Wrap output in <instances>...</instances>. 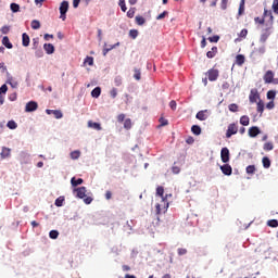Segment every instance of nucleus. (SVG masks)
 I'll list each match as a JSON object with an SVG mask.
<instances>
[{"mask_svg": "<svg viewBox=\"0 0 278 278\" xmlns=\"http://www.w3.org/2000/svg\"><path fill=\"white\" fill-rule=\"evenodd\" d=\"M74 192H76V197L78 199H83L84 203L86 205H90V203H92V201H94V199H92V197H87L86 192H88V190L86 189V187H78L74 189Z\"/></svg>", "mask_w": 278, "mask_h": 278, "instance_id": "nucleus-1", "label": "nucleus"}, {"mask_svg": "<svg viewBox=\"0 0 278 278\" xmlns=\"http://www.w3.org/2000/svg\"><path fill=\"white\" fill-rule=\"evenodd\" d=\"M236 134H238V124H229L226 130V138H231V136H236Z\"/></svg>", "mask_w": 278, "mask_h": 278, "instance_id": "nucleus-2", "label": "nucleus"}, {"mask_svg": "<svg viewBox=\"0 0 278 278\" xmlns=\"http://www.w3.org/2000/svg\"><path fill=\"white\" fill-rule=\"evenodd\" d=\"M66 12H68V1L64 0L60 5V18L66 21Z\"/></svg>", "mask_w": 278, "mask_h": 278, "instance_id": "nucleus-3", "label": "nucleus"}, {"mask_svg": "<svg viewBox=\"0 0 278 278\" xmlns=\"http://www.w3.org/2000/svg\"><path fill=\"white\" fill-rule=\"evenodd\" d=\"M206 75L208 77V81H216V79H218L219 72L216 68H211L207 71Z\"/></svg>", "mask_w": 278, "mask_h": 278, "instance_id": "nucleus-4", "label": "nucleus"}, {"mask_svg": "<svg viewBox=\"0 0 278 278\" xmlns=\"http://www.w3.org/2000/svg\"><path fill=\"white\" fill-rule=\"evenodd\" d=\"M220 159L224 164H227L230 160L229 148H223L220 151Z\"/></svg>", "mask_w": 278, "mask_h": 278, "instance_id": "nucleus-5", "label": "nucleus"}, {"mask_svg": "<svg viewBox=\"0 0 278 278\" xmlns=\"http://www.w3.org/2000/svg\"><path fill=\"white\" fill-rule=\"evenodd\" d=\"M195 118L198 121H207V118H210V110L199 111L195 115Z\"/></svg>", "mask_w": 278, "mask_h": 278, "instance_id": "nucleus-6", "label": "nucleus"}, {"mask_svg": "<svg viewBox=\"0 0 278 278\" xmlns=\"http://www.w3.org/2000/svg\"><path fill=\"white\" fill-rule=\"evenodd\" d=\"M264 83L265 84H273L275 79V73L273 71H267L265 75L263 76Z\"/></svg>", "mask_w": 278, "mask_h": 278, "instance_id": "nucleus-7", "label": "nucleus"}, {"mask_svg": "<svg viewBox=\"0 0 278 278\" xmlns=\"http://www.w3.org/2000/svg\"><path fill=\"white\" fill-rule=\"evenodd\" d=\"M260 99V93L257 92V89H251L249 101L250 103H257V100Z\"/></svg>", "mask_w": 278, "mask_h": 278, "instance_id": "nucleus-8", "label": "nucleus"}, {"mask_svg": "<svg viewBox=\"0 0 278 278\" xmlns=\"http://www.w3.org/2000/svg\"><path fill=\"white\" fill-rule=\"evenodd\" d=\"M36 110H38V102L29 101L26 103L25 112H36Z\"/></svg>", "mask_w": 278, "mask_h": 278, "instance_id": "nucleus-9", "label": "nucleus"}, {"mask_svg": "<svg viewBox=\"0 0 278 278\" xmlns=\"http://www.w3.org/2000/svg\"><path fill=\"white\" fill-rule=\"evenodd\" d=\"M220 170H222L223 175H226L228 177L231 176V174L233 173V168L229 164L222 165Z\"/></svg>", "mask_w": 278, "mask_h": 278, "instance_id": "nucleus-10", "label": "nucleus"}, {"mask_svg": "<svg viewBox=\"0 0 278 278\" xmlns=\"http://www.w3.org/2000/svg\"><path fill=\"white\" fill-rule=\"evenodd\" d=\"M261 130L257 126H252L249 128V136L250 138H256V136H260Z\"/></svg>", "mask_w": 278, "mask_h": 278, "instance_id": "nucleus-11", "label": "nucleus"}, {"mask_svg": "<svg viewBox=\"0 0 278 278\" xmlns=\"http://www.w3.org/2000/svg\"><path fill=\"white\" fill-rule=\"evenodd\" d=\"M156 195L161 197L162 203L168 207V202H166V199H164V187H157L156 188Z\"/></svg>", "mask_w": 278, "mask_h": 278, "instance_id": "nucleus-12", "label": "nucleus"}, {"mask_svg": "<svg viewBox=\"0 0 278 278\" xmlns=\"http://www.w3.org/2000/svg\"><path fill=\"white\" fill-rule=\"evenodd\" d=\"M43 49L48 55L55 53V47L53 46V43H45Z\"/></svg>", "mask_w": 278, "mask_h": 278, "instance_id": "nucleus-13", "label": "nucleus"}, {"mask_svg": "<svg viewBox=\"0 0 278 278\" xmlns=\"http://www.w3.org/2000/svg\"><path fill=\"white\" fill-rule=\"evenodd\" d=\"M47 114H53L54 118H62L64 114H62V111L60 110H46Z\"/></svg>", "mask_w": 278, "mask_h": 278, "instance_id": "nucleus-14", "label": "nucleus"}, {"mask_svg": "<svg viewBox=\"0 0 278 278\" xmlns=\"http://www.w3.org/2000/svg\"><path fill=\"white\" fill-rule=\"evenodd\" d=\"M11 153H12V150L10 148L3 147L0 155L2 160H5V157H10Z\"/></svg>", "mask_w": 278, "mask_h": 278, "instance_id": "nucleus-15", "label": "nucleus"}, {"mask_svg": "<svg viewBox=\"0 0 278 278\" xmlns=\"http://www.w3.org/2000/svg\"><path fill=\"white\" fill-rule=\"evenodd\" d=\"M216 53H218V47H213L208 52H206V58L212 60V58H216Z\"/></svg>", "mask_w": 278, "mask_h": 278, "instance_id": "nucleus-16", "label": "nucleus"}, {"mask_svg": "<svg viewBox=\"0 0 278 278\" xmlns=\"http://www.w3.org/2000/svg\"><path fill=\"white\" fill-rule=\"evenodd\" d=\"M249 123H251V118H249L248 115H242L240 117V125H243V127H249Z\"/></svg>", "mask_w": 278, "mask_h": 278, "instance_id": "nucleus-17", "label": "nucleus"}, {"mask_svg": "<svg viewBox=\"0 0 278 278\" xmlns=\"http://www.w3.org/2000/svg\"><path fill=\"white\" fill-rule=\"evenodd\" d=\"M88 127H91V129H96L97 131H101V124L97 122L89 121Z\"/></svg>", "mask_w": 278, "mask_h": 278, "instance_id": "nucleus-18", "label": "nucleus"}, {"mask_svg": "<svg viewBox=\"0 0 278 278\" xmlns=\"http://www.w3.org/2000/svg\"><path fill=\"white\" fill-rule=\"evenodd\" d=\"M81 184H84V179H83V178L76 179L75 177H73V178L71 179V185H72L74 188H77V186H81Z\"/></svg>", "mask_w": 278, "mask_h": 278, "instance_id": "nucleus-19", "label": "nucleus"}, {"mask_svg": "<svg viewBox=\"0 0 278 278\" xmlns=\"http://www.w3.org/2000/svg\"><path fill=\"white\" fill-rule=\"evenodd\" d=\"M29 42H30L29 35H27V33H23V35H22L23 47H27L29 45Z\"/></svg>", "mask_w": 278, "mask_h": 278, "instance_id": "nucleus-20", "label": "nucleus"}, {"mask_svg": "<svg viewBox=\"0 0 278 278\" xmlns=\"http://www.w3.org/2000/svg\"><path fill=\"white\" fill-rule=\"evenodd\" d=\"M244 62H245L244 54H238V55L236 56V64H237L238 66H242V64H244Z\"/></svg>", "mask_w": 278, "mask_h": 278, "instance_id": "nucleus-21", "label": "nucleus"}, {"mask_svg": "<svg viewBox=\"0 0 278 278\" xmlns=\"http://www.w3.org/2000/svg\"><path fill=\"white\" fill-rule=\"evenodd\" d=\"M91 97H93L94 99H99V97H101V87H96L91 91Z\"/></svg>", "mask_w": 278, "mask_h": 278, "instance_id": "nucleus-22", "label": "nucleus"}, {"mask_svg": "<svg viewBox=\"0 0 278 278\" xmlns=\"http://www.w3.org/2000/svg\"><path fill=\"white\" fill-rule=\"evenodd\" d=\"M2 45L7 47V49H12V42H10V38L8 36H4L2 38Z\"/></svg>", "mask_w": 278, "mask_h": 278, "instance_id": "nucleus-23", "label": "nucleus"}, {"mask_svg": "<svg viewBox=\"0 0 278 278\" xmlns=\"http://www.w3.org/2000/svg\"><path fill=\"white\" fill-rule=\"evenodd\" d=\"M191 131L192 134H194V136H201V126L199 125H193L191 127Z\"/></svg>", "mask_w": 278, "mask_h": 278, "instance_id": "nucleus-24", "label": "nucleus"}, {"mask_svg": "<svg viewBox=\"0 0 278 278\" xmlns=\"http://www.w3.org/2000/svg\"><path fill=\"white\" fill-rule=\"evenodd\" d=\"M132 125H134V124L131 123V118H126V119L124 121V129L129 130V129H131Z\"/></svg>", "mask_w": 278, "mask_h": 278, "instance_id": "nucleus-25", "label": "nucleus"}, {"mask_svg": "<svg viewBox=\"0 0 278 278\" xmlns=\"http://www.w3.org/2000/svg\"><path fill=\"white\" fill-rule=\"evenodd\" d=\"M80 155H81V152L79 150H75V151L71 152L72 160H79Z\"/></svg>", "mask_w": 278, "mask_h": 278, "instance_id": "nucleus-26", "label": "nucleus"}, {"mask_svg": "<svg viewBox=\"0 0 278 278\" xmlns=\"http://www.w3.org/2000/svg\"><path fill=\"white\" fill-rule=\"evenodd\" d=\"M31 29H40V21L38 20H33L30 23Z\"/></svg>", "mask_w": 278, "mask_h": 278, "instance_id": "nucleus-27", "label": "nucleus"}, {"mask_svg": "<svg viewBox=\"0 0 278 278\" xmlns=\"http://www.w3.org/2000/svg\"><path fill=\"white\" fill-rule=\"evenodd\" d=\"M264 151H273L275 149V146L273 144V142H266L263 146Z\"/></svg>", "mask_w": 278, "mask_h": 278, "instance_id": "nucleus-28", "label": "nucleus"}, {"mask_svg": "<svg viewBox=\"0 0 278 278\" xmlns=\"http://www.w3.org/2000/svg\"><path fill=\"white\" fill-rule=\"evenodd\" d=\"M244 3H245L244 0H241V1H240L239 11H238V15H239V16H242V14H244Z\"/></svg>", "mask_w": 278, "mask_h": 278, "instance_id": "nucleus-29", "label": "nucleus"}, {"mask_svg": "<svg viewBox=\"0 0 278 278\" xmlns=\"http://www.w3.org/2000/svg\"><path fill=\"white\" fill-rule=\"evenodd\" d=\"M255 165H249L247 168H245V172L248 175H255Z\"/></svg>", "mask_w": 278, "mask_h": 278, "instance_id": "nucleus-30", "label": "nucleus"}, {"mask_svg": "<svg viewBox=\"0 0 278 278\" xmlns=\"http://www.w3.org/2000/svg\"><path fill=\"white\" fill-rule=\"evenodd\" d=\"M84 64H88V66H93L94 65V58L92 56H87L84 61Z\"/></svg>", "mask_w": 278, "mask_h": 278, "instance_id": "nucleus-31", "label": "nucleus"}, {"mask_svg": "<svg viewBox=\"0 0 278 278\" xmlns=\"http://www.w3.org/2000/svg\"><path fill=\"white\" fill-rule=\"evenodd\" d=\"M256 110L260 114H263L264 113V102L262 100H260L257 102V106H256Z\"/></svg>", "mask_w": 278, "mask_h": 278, "instance_id": "nucleus-32", "label": "nucleus"}, {"mask_svg": "<svg viewBox=\"0 0 278 278\" xmlns=\"http://www.w3.org/2000/svg\"><path fill=\"white\" fill-rule=\"evenodd\" d=\"M49 236H50L51 240H58V237L60 236V232L58 230H51L49 232Z\"/></svg>", "mask_w": 278, "mask_h": 278, "instance_id": "nucleus-33", "label": "nucleus"}, {"mask_svg": "<svg viewBox=\"0 0 278 278\" xmlns=\"http://www.w3.org/2000/svg\"><path fill=\"white\" fill-rule=\"evenodd\" d=\"M264 168H270V159L267 156L263 157L262 160Z\"/></svg>", "mask_w": 278, "mask_h": 278, "instance_id": "nucleus-34", "label": "nucleus"}, {"mask_svg": "<svg viewBox=\"0 0 278 278\" xmlns=\"http://www.w3.org/2000/svg\"><path fill=\"white\" fill-rule=\"evenodd\" d=\"M7 127L9 129H16V127H18V124H16V122H14V121H9L7 124Z\"/></svg>", "mask_w": 278, "mask_h": 278, "instance_id": "nucleus-35", "label": "nucleus"}, {"mask_svg": "<svg viewBox=\"0 0 278 278\" xmlns=\"http://www.w3.org/2000/svg\"><path fill=\"white\" fill-rule=\"evenodd\" d=\"M135 21H136L137 25H144V23H147V21L140 15L136 16Z\"/></svg>", "mask_w": 278, "mask_h": 278, "instance_id": "nucleus-36", "label": "nucleus"}, {"mask_svg": "<svg viewBox=\"0 0 278 278\" xmlns=\"http://www.w3.org/2000/svg\"><path fill=\"white\" fill-rule=\"evenodd\" d=\"M134 72H135L134 78H135L137 81H140L141 75H142L141 72H140V70L135 68Z\"/></svg>", "mask_w": 278, "mask_h": 278, "instance_id": "nucleus-37", "label": "nucleus"}, {"mask_svg": "<svg viewBox=\"0 0 278 278\" xmlns=\"http://www.w3.org/2000/svg\"><path fill=\"white\" fill-rule=\"evenodd\" d=\"M114 84H115V86H123V77H121V76H116L115 78H114Z\"/></svg>", "mask_w": 278, "mask_h": 278, "instance_id": "nucleus-38", "label": "nucleus"}, {"mask_svg": "<svg viewBox=\"0 0 278 278\" xmlns=\"http://www.w3.org/2000/svg\"><path fill=\"white\" fill-rule=\"evenodd\" d=\"M129 36H130V38L136 40V38H138V30L137 29H130L129 30Z\"/></svg>", "mask_w": 278, "mask_h": 278, "instance_id": "nucleus-39", "label": "nucleus"}, {"mask_svg": "<svg viewBox=\"0 0 278 278\" xmlns=\"http://www.w3.org/2000/svg\"><path fill=\"white\" fill-rule=\"evenodd\" d=\"M168 16V11H164L163 13L159 14L156 16V21H162L163 18H166Z\"/></svg>", "mask_w": 278, "mask_h": 278, "instance_id": "nucleus-40", "label": "nucleus"}, {"mask_svg": "<svg viewBox=\"0 0 278 278\" xmlns=\"http://www.w3.org/2000/svg\"><path fill=\"white\" fill-rule=\"evenodd\" d=\"M249 35V30L247 28H243L240 33H239V38H247V36Z\"/></svg>", "mask_w": 278, "mask_h": 278, "instance_id": "nucleus-41", "label": "nucleus"}, {"mask_svg": "<svg viewBox=\"0 0 278 278\" xmlns=\"http://www.w3.org/2000/svg\"><path fill=\"white\" fill-rule=\"evenodd\" d=\"M110 96L112 99H116V97H118V90L116 88L111 89Z\"/></svg>", "mask_w": 278, "mask_h": 278, "instance_id": "nucleus-42", "label": "nucleus"}, {"mask_svg": "<svg viewBox=\"0 0 278 278\" xmlns=\"http://www.w3.org/2000/svg\"><path fill=\"white\" fill-rule=\"evenodd\" d=\"M228 109H229V112H238V104L231 103L229 104Z\"/></svg>", "mask_w": 278, "mask_h": 278, "instance_id": "nucleus-43", "label": "nucleus"}, {"mask_svg": "<svg viewBox=\"0 0 278 278\" xmlns=\"http://www.w3.org/2000/svg\"><path fill=\"white\" fill-rule=\"evenodd\" d=\"M119 7L122 12H127V5L125 4V0H119Z\"/></svg>", "mask_w": 278, "mask_h": 278, "instance_id": "nucleus-44", "label": "nucleus"}, {"mask_svg": "<svg viewBox=\"0 0 278 278\" xmlns=\"http://www.w3.org/2000/svg\"><path fill=\"white\" fill-rule=\"evenodd\" d=\"M8 84L11 85V88H18V83L12 78L8 80Z\"/></svg>", "mask_w": 278, "mask_h": 278, "instance_id": "nucleus-45", "label": "nucleus"}, {"mask_svg": "<svg viewBox=\"0 0 278 278\" xmlns=\"http://www.w3.org/2000/svg\"><path fill=\"white\" fill-rule=\"evenodd\" d=\"M177 253L178 255H186V253H188V250L186 248H178L177 249Z\"/></svg>", "mask_w": 278, "mask_h": 278, "instance_id": "nucleus-46", "label": "nucleus"}, {"mask_svg": "<svg viewBox=\"0 0 278 278\" xmlns=\"http://www.w3.org/2000/svg\"><path fill=\"white\" fill-rule=\"evenodd\" d=\"M159 123H161V127H166V125H168V119L160 117Z\"/></svg>", "mask_w": 278, "mask_h": 278, "instance_id": "nucleus-47", "label": "nucleus"}, {"mask_svg": "<svg viewBox=\"0 0 278 278\" xmlns=\"http://www.w3.org/2000/svg\"><path fill=\"white\" fill-rule=\"evenodd\" d=\"M54 204L56 205V207H62V205L64 204V199L58 198Z\"/></svg>", "mask_w": 278, "mask_h": 278, "instance_id": "nucleus-48", "label": "nucleus"}, {"mask_svg": "<svg viewBox=\"0 0 278 278\" xmlns=\"http://www.w3.org/2000/svg\"><path fill=\"white\" fill-rule=\"evenodd\" d=\"M11 10L12 12H18L21 10V7L16 3H11Z\"/></svg>", "mask_w": 278, "mask_h": 278, "instance_id": "nucleus-49", "label": "nucleus"}, {"mask_svg": "<svg viewBox=\"0 0 278 278\" xmlns=\"http://www.w3.org/2000/svg\"><path fill=\"white\" fill-rule=\"evenodd\" d=\"M268 226L269 227H278V220L277 219H270L269 222H268Z\"/></svg>", "mask_w": 278, "mask_h": 278, "instance_id": "nucleus-50", "label": "nucleus"}, {"mask_svg": "<svg viewBox=\"0 0 278 278\" xmlns=\"http://www.w3.org/2000/svg\"><path fill=\"white\" fill-rule=\"evenodd\" d=\"M172 173H174V175H179V173H181V168H179V166H173Z\"/></svg>", "mask_w": 278, "mask_h": 278, "instance_id": "nucleus-51", "label": "nucleus"}, {"mask_svg": "<svg viewBox=\"0 0 278 278\" xmlns=\"http://www.w3.org/2000/svg\"><path fill=\"white\" fill-rule=\"evenodd\" d=\"M208 40L211 42H218L220 40V37L218 35H215L213 37H208Z\"/></svg>", "mask_w": 278, "mask_h": 278, "instance_id": "nucleus-52", "label": "nucleus"}, {"mask_svg": "<svg viewBox=\"0 0 278 278\" xmlns=\"http://www.w3.org/2000/svg\"><path fill=\"white\" fill-rule=\"evenodd\" d=\"M169 108L175 112V110H177V102L175 100H172L169 102Z\"/></svg>", "mask_w": 278, "mask_h": 278, "instance_id": "nucleus-53", "label": "nucleus"}, {"mask_svg": "<svg viewBox=\"0 0 278 278\" xmlns=\"http://www.w3.org/2000/svg\"><path fill=\"white\" fill-rule=\"evenodd\" d=\"M135 15H136V11L134 9H129L127 12L128 18H134Z\"/></svg>", "mask_w": 278, "mask_h": 278, "instance_id": "nucleus-54", "label": "nucleus"}, {"mask_svg": "<svg viewBox=\"0 0 278 278\" xmlns=\"http://www.w3.org/2000/svg\"><path fill=\"white\" fill-rule=\"evenodd\" d=\"M273 10H274L275 14H278V0H274Z\"/></svg>", "mask_w": 278, "mask_h": 278, "instance_id": "nucleus-55", "label": "nucleus"}, {"mask_svg": "<svg viewBox=\"0 0 278 278\" xmlns=\"http://www.w3.org/2000/svg\"><path fill=\"white\" fill-rule=\"evenodd\" d=\"M276 94H277V92H275V91H273V90H269V91L267 92V99H275Z\"/></svg>", "mask_w": 278, "mask_h": 278, "instance_id": "nucleus-56", "label": "nucleus"}, {"mask_svg": "<svg viewBox=\"0 0 278 278\" xmlns=\"http://www.w3.org/2000/svg\"><path fill=\"white\" fill-rule=\"evenodd\" d=\"M229 3V0H222L220 8L222 10H227V4Z\"/></svg>", "mask_w": 278, "mask_h": 278, "instance_id": "nucleus-57", "label": "nucleus"}, {"mask_svg": "<svg viewBox=\"0 0 278 278\" xmlns=\"http://www.w3.org/2000/svg\"><path fill=\"white\" fill-rule=\"evenodd\" d=\"M5 92H8V85H2L0 87V94H5Z\"/></svg>", "mask_w": 278, "mask_h": 278, "instance_id": "nucleus-58", "label": "nucleus"}, {"mask_svg": "<svg viewBox=\"0 0 278 278\" xmlns=\"http://www.w3.org/2000/svg\"><path fill=\"white\" fill-rule=\"evenodd\" d=\"M117 123H125V114L122 113L117 116Z\"/></svg>", "mask_w": 278, "mask_h": 278, "instance_id": "nucleus-59", "label": "nucleus"}, {"mask_svg": "<svg viewBox=\"0 0 278 278\" xmlns=\"http://www.w3.org/2000/svg\"><path fill=\"white\" fill-rule=\"evenodd\" d=\"M268 33H264L262 36H261V41L262 42H266V40H268Z\"/></svg>", "mask_w": 278, "mask_h": 278, "instance_id": "nucleus-60", "label": "nucleus"}, {"mask_svg": "<svg viewBox=\"0 0 278 278\" xmlns=\"http://www.w3.org/2000/svg\"><path fill=\"white\" fill-rule=\"evenodd\" d=\"M1 33H2V34H10V27H9V26H3V27L1 28Z\"/></svg>", "mask_w": 278, "mask_h": 278, "instance_id": "nucleus-61", "label": "nucleus"}, {"mask_svg": "<svg viewBox=\"0 0 278 278\" xmlns=\"http://www.w3.org/2000/svg\"><path fill=\"white\" fill-rule=\"evenodd\" d=\"M38 45H39V42H38V39H36V38H34L33 39V49H38Z\"/></svg>", "mask_w": 278, "mask_h": 278, "instance_id": "nucleus-62", "label": "nucleus"}, {"mask_svg": "<svg viewBox=\"0 0 278 278\" xmlns=\"http://www.w3.org/2000/svg\"><path fill=\"white\" fill-rule=\"evenodd\" d=\"M254 21H255V23H258L260 25H264V23H265V20L260 18V17H255Z\"/></svg>", "mask_w": 278, "mask_h": 278, "instance_id": "nucleus-63", "label": "nucleus"}, {"mask_svg": "<svg viewBox=\"0 0 278 278\" xmlns=\"http://www.w3.org/2000/svg\"><path fill=\"white\" fill-rule=\"evenodd\" d=\"M267 110H273L275 108V102L270 101L266 104Z\"/></svg>", "mask_w": 278, "mask_h": 278, "instance_id": "nucleus-64", "label": "nucleus"}]
</instances>
